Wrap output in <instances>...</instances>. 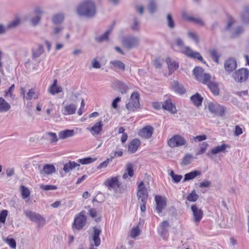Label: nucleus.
Here are the masks:
<instances>
[{
  "instance_id": "nucleus-47",
  "label": "nucleus",
  "mask_w": 249,
  "mask_h": 249,
  "mask_svg": "<svg viewBox=\"0 0 249 249\" xmlns=\"http://www.w3.org/2000/svg\"><path fill=\"white\" fill-rule=\"evenodd\" d=\"M111 30L112 29L107 30L104 34L98 37H96V40L99 42H101L105 40H107L108 36L109 34L111 33Z\"/></svg>"
},
{
  "instance_id": "nucleus-27",
  "label": "nucleus",
  "mask_w": 249,
  "mask_h": 249,
  "mask_svg": "<svg viewBox=\"0 0 249 249\" xmlns=\"http://www.w3.org/2000/svg\"><path fill=\"white\" fill-rule=\"evenodd\" d=\"M75 132L74 130L66 129L61 131L58 133V137L59 139L64 140L73 136Z\"/></svg>"
},
{
  "instance_id": "nucleus-50",
  "label": "nucleus",
  "mask_w": 249,
  "mask_h": 249,
  "mask_svg": "<svg viewBox=\"0 0 249 249\" xmlns=\"http://www.w3.org/2000/svg\"><path fill=\"white\" fill-rule=\"evenodd\" d=\"M193 158V156L191 154H186L183 159L182 164L184 165L190 164L192 162Z\"/></svg>"
},
{
  "instance_id": "nucleus-4",
  "label": "nucleus",
  "mask_w": 249,
  "mask_h": 249,
  "mask_svg": "<svg viewBox=\"0 0 249 249\" xmlns=\"http://www.w3.org/2000/svg\"><path fill=\"white\" fill-rule=\"evenodd\" d=\"M226 30L229 31L232 37L238 36L244 32L241 26H237L236 20L232 17H229L226 25Z\"/></svg>"
},
{
  "instance_id": "nucleus-15",
  "label": "nucleus",
  "mask_w": 249,
  "mask_h": 249,
  "mask_svg": "<svg viewBox=\"0 0 249 249\" xmlns=\"http://www.w3.org/2000/svg\"><path fill=\"white\" fill-rule=\"evenodd\" d=\"M34 13L35 15L31 18L30 20L33 25L36 26L39 23L44 12L41 8L36 7L35 9Z\"/></svg>"
},
{
  "instance_id": "nucleus-13",
  "label": "nucleus",
  "mask_w": 249,
  "mask_h": 249,
  "mask_svg": "<svg viewBox=\"0 0 249 249\" xmlns=\"http://www.w3.org/2000/svg\"><path fill=\"white\" fill-rule=\"evenodd\" d=\"M191 208L193 215L194 221L197 225L203 217V211L196 205H192Z\"/></svg>"
},
{
  "instance_id": "nucleus-46",
  "label": "nucleus",
  "mask_w": 249,
  "mask_h": 249,
  "mask_svg": "<svg viewBox=\"0 0 249 249\" xmlns=\"http://www.w3.org/2000/svg\"><path fill=\"white\" fill-rule=\"evenodd\" d=\"M15 85H12L8 89L5 91L4 96L5 97H10L12 99H14L15 95L13 92L15 89Z\"/></svg>"
},
{
  "instance_id": "nucleus-40",
  "label": "nucleus",
  "mask_w": 249,
  "mask_h": 249,
  "mask_svg": "<svg viewBox=\"0 0 249 249\" xmlns=\"http://www.w3.org/2000/svg\"><path fill=\"white\" fill-rule=\"evenodd\" d=\"M241 19L242 22L245 24L249 22V8L244 10L241 15Z\"/></svg>"
},
{
  "instance_id": "nucleus-60",
  "label": "nucleus",
  "mask_w": 249,
  "mask_h": 249,
  "mask_svg": "<svg viewBox=\"0 0 249 249\" xmlns=\"http://www.w3.org/2000/svg\"><path fill=\"white\" fill-rule=\"evenodd\" d=\"M139 21L136 18H134L133 20V23L131 25V28L133 30L137 31L139 29Z\"/></svg>"
},
{
  "instance_id": "nucleus-53",
  "label": "nucleus",
  "mask_w": 249,
  "mask_h": 249,
  "mask_svg": "<svg viewBox=\"0 0 249 249\" xmlns=\"http://www.w3.org/2000/svg\"><path fill=\"white\" fill-rule=\"evenodd\" d=\"M140 230L138 226L132 229L130 232V236L132 238H136L140 234Z\"/></svg>"
},
{
  "instance_id": "nucleus-23",
  "label": "nucleus",
  "mask_w": 249,
  "mask_h": 249,
  "mask_svg": "<svg viewBox=\"0 0 249 249\" xmlns=\"http://www.w3.org/2000/svg\"><path fill=\"white\" fill-rule=\"evenodd\" d=\"M44 49L43 45L38 44L36 47H34L32 50V56L33 59H36L41 56L44 53Z\"/></svg>"
},
{
  "instance_id": "nucleus-48",
  "label": "nucleus",
  "mask_w": 249,
  "mask_h": 249,
  "mask_svg": "<svg viewBox=\"0 0 249 249\" xmlns=\"http://www.w3.org/2000/svg\"><path fill=\"white\" fill-rule=\"evenodd\" d=\"M209 145L207 142H203L200 145L199 149L198 150L196 155H200L204 153L207 150Z\"/></svg>"
},
{
  "instance_id": "nucleus-24",
  "label": "nucleus",
  "mask_w": 249,
  "mask_h": 249,
  "mask_svg": "<svg viewBox=\"0 0 249 249\" xmlns=\"http://www.w3.org/2000/svg\"><path fill=\"white\" fill-rule=\"evenodd\" d=\"M101 230L95 227H93V232L92 234V239L95 246L98 247L101 243L99 235L101 233Z\"/></svg>"
},
{
  "instance_id": "nucleus-2",
  "label": "nucleus",
  "mask_w": 249,
  "mask_h": 249,
  "mask_svg": "<svg viewBox=\"0 0 249 249\" xmlns=\"http://www.w3.org/2000/svg\"><path fill=\"white\" fill-rule=\"evenodd\" d=\"M78 14L90 18L94 16L96 13L94 3L91 1H87L83 2L77 8Z\"/></svg>"
},
{
  "instance_id": "nucleus-16",
  "label": "nucleus",
  "mask_w": 249,
  "mask_h": 249,
  "mask_svg": "<svg viewBox=\"0 0 249 249\" xmlns=\"http://www.w3.org/2000/svg\"><path fill=\"white\" fill-rule=\"evenodd\" d=\"M155 200L156 203V210L158 213H160L166 205V199L160 196H155Z\"/></svg>"
},
{
  "instance_id": "nucleus-1",
  "label": "nucleus",
  "mask_w": 249,
  "mask_h": 249,
  "mask_svg": "<svg viewBox=\"0 0 249 249\" xmlns=\"http://www.w3.org/2000/svg\"><path fill=\"white\" fill-rule=\"evenodd\" d=\"M175 43L178 48L179 51L182 53L186 54L189 57L194 58H196L200 61H203V57L199 53L194 52L190 47L185 46L184 42L180 38H177L175 39Z\"/></svg>"
},
{
  "instance_id": "nucleus-12",
  "label": "nucleus",
  "mask_w": 249,
  "mask_h": 249,
  "mask_svg": "<svg viewBox=\"0 0 249 249\" xmlns=\"http://www.w3.org/2000/svg\"><path fill=\"white\" fill-rule=\"evenodd\" d=\"M249 74V72L248 69L242 68L235 71L233 73L232 77L236 81L243 82L247 79Z\"/></svg>"
},
{
  "instance_id": "nucleus-35",
  "label": "nucleus",
  "mask_w": 249,
  "mask_h": 249,
  "mask_svg": "<svg viewBox=\"0 0 249 249\" xmlns=\"http://www.w3.org/2000/svg\"><path fill=\"white\" fill-rule=\"evenodd\" d=\"M172 88L176 92L180 94H182L185 92V89L183 86L179 84L177 81H174Z\"/></svg>"
},
{
  "instance_id": "nucleus-44",
  "label": "nucleus",
  "mask_w": 249,
  "mask_h": 249,
  "mask_svg": "<svg viewBox=\"0 0 249 249\" xmlns=\"http://www.w3.org/2000/svg\"><path fill=\"white\" fill-rule=\"evenodd\" d=\"M47 139L49 140L51 142H57L58 138L56 133L53 132H47L45 134Z\"/></svg>"
},
{
  "instance_id": "nucleus-59",
  "label": "nucleus",
  "mask_w": 249,
  "mask_h": 249,
  "mask_svg": "<svg viewBox=\"0 0 249 249\" xmlns=\"http://www.w3.org/2000/svg\"><path fill=\"white\" fill-rule=\"evenodd\" d=\"M188 36L189 37L194 40L196 43L199 42V39L197 36L194 32L189 31L188 32Z\"/></svg>"
},
{
  "instance_id": "nucleus-43",
  "label": "nucleus",
  "mask_w": 249,
  "mask_h": 249,
  "mask_svg": "<svg viewBox=\"0 0 249 249\" xmlns=\"http://www.w3.org/2000/svg\"><path fill=\"white\" fill-rule=\"evenodd\" d=\"M210 54L213 61L216 63H219V58L220 54L215 49H212L209 51Z\"/></svg>"
},
{
  "instance_id": "nucleus-51",
  "label": "nucleus",
  "mask_w": 249,
  "mask_h": 249,
  "mask_svg": "<svg viewBox=\"0 0 249 249\" xmlns=\"http://www.w3.org/2000/svg\"><path fill=\"white\" fill-rule=\"evenodd\" d=\"M21 196L23 199H25L28 197L30 194L29 190L24 186H21Z\"/></svg>"
},
{
  "instance_id": "nucleus-30",
  "label": "nucleus",
  "mask_w": 249,
  "mask_h": 249,
  "mask_svg": "<svg viewBox=\"0 0 249 249\" xmlns=\"http://www.w3.org/2000/svg\"><path fill=\"white\" fill-rule=\"evenodd\" d=\"M57 81L56 79L53 81V84L50 87L49 91V92L52 95L59 93L62 91V88L60 86L57 85Z\"/></svg>"
},
{
  "instance_id": "nucleus-11",
  "label": "nucleus",
  "mask_w": 249,
  "mask_h": 249,
  "mask_svg": "<svg viewBox=\"0 0 249 249\" xmlns=\"http://www.w3.org/2000/svg\"><path fill=\"white\" fill-rule=\"evenodd\" d=\"M187 144V141L179 135H175L168 141V144L170 147H178L184 146Z\"/></svg>"
},
{
  "instance_id": "nucleus-10",
  "label": "nucleus",
  "mask_w": 249,
  "mask_h": 249,
  "mask_svg": "<svg viewBox=\"0 0 249 249\" xmlns=\"http://www.w3.org/2000/svg\"><path fill=\"white\" fill-rule=\"evenodd\" d=\"M24 214L30 220L36 223L39 226H43L45 223V219L41 215L34 212L29 210L24 211Z\"/></svg>"
},
{
  "instance_id": "nucleus-37",
  "label": "nucleus",
  "mask_w": 249,
  "mask_h": 249,
  "mask_svg": "<svg viewBox=\"0 0 249 249\" xmlns=\"http://www.w3.org/2000/svg\"><path fill=\"white\" fill-rule=\"evenodd\" d=\"M55 172L54 166L51 164H46L44 166L42 171L41 172L42 174H51Z\"/></svg>"
},
{
  "instance_id": "nucleus-49",
  "label": "nucleus",
  "mask_w": 249,
  "mask_h": 249,
  "mask_svg": "<svg viewBox=\"0 0 249 249\" xmlns=\"http://www.w3.org/2000/svg\"><path fill=\"white\" fill-rule=\"evenodd\" d=\"M148 9L149 12L152 14L154 13L157 11V6L156 2L154 0H151L150 1L148 5Z\"/></svg>"
},
{
  "instance_id": "nucleus-58",
  "label": "nucleus",
  "mask_w": 249,
  "mask_h": 249,
  "mask_svg": "<svg viewBox=\"0 0 249 249\" xmlns=\"http://www.w3.org/2000/svg\"><path fill=\"white\" fill-rule=\"evenodd\" d=\"M8 214V211L6 210H2L0 213V222L5 223L6 218Z\"/></svg>"
},
{
  "instance_id": "nucleus-52",
  "label": "nucleus",
  "mask_w": 249,
  "mask_h": 249,
  "mask_svg": "<svg viewBox=\"0 0 249 249\" xmlns=\"http://www.w3.org/2000/svg\"><path fill=\"white\" fill-rule=\"evenodd\" d=\"M198 198V196L196 194L195 191L194 190L187 197L188 201L191 202L196 201Z\"/></svg>"
},
{
  "instance_id": "nucleus-18",
  "label": "nucleus",
  "mask_w": 249,
  "mask_h": 249,
  "mask_svg": "<svg viewBox=\"0 0 249 249\" xmlns=\"http://www.w3.org/2000/svg\"><path fill=\"white\" fill-rule=\"evenodd\" d=\"M154 132V128L150 125H147L140 129L139 135L145 139H149L151 137Z\"/></svg>"
},
{
  "instance_id": "nucleus-6",
  "label": "nucleus",
  "mask_w": 249,
  "mask_h": 249,
  "mask_svg": "<svg viewBox=\"0 0 249 249\" xmlns=\"http://www.w3.org/2000/svg\"><path fill=\"white\" fill-rule=\"evenodd\" d=\"M193 72L196 78L202 83H207L210 80L211 75L208 73H205L204 70L201 67H195Z\"/></svg>"
},
{
  "instance_id": "nucleus-34",
  "label": "nucleus",
  "mask_w": 249,
  "mask_h": 249,
  "mask_svg": "<svg viewBox=\"0 0 249 249\" xmlns=\"http://www.w3.org/2000/svg\"><path fill=\"white\" fill-rule=\"evenodd\" d=\"M183 17L184 18L187 19L189 21H192L194 22L195 23L199 25V26H204L205 23L203 20L198 18H194L191 16H189L183 14Z\"/></svg>"
},
{
  "instance_id": "nucleus-25",
  "label": "nucleus",
  "mask_w": 249,
  "mask_h": 249,
  "mask_svg": "<svg viewBox=\"0 0 249 249\" xmlns=\"http://www.w3.org/2000/svg\"><path fill=\"white\" fill-rule=\"evenodd\" d=\"M141 145V142L138 139H133L128 144V150L130 153H134Z\"/></svg>"
},
{
  "instance_id": "nucleus-55",
  "label": "nucleus",
  "mask_w": 249,
  "mask_h": 249,
  "mask_svg": "<svg viewBox=\"0 0 249 249\" xmlns=\"http://www.w3.org/2000/svg\"><path fill=\"white\" fill-rule=\"evenodd\" d=\"M167 25L169 28L171 29H173L175 28V25L174 21L172 18V17L171 14H168L167 15Z\"/></svg>"
},
{
  "instance_id": "nucleus-38",
  "label": "nucleus",
  "mask_w": 249,
  "mask_h": 249,
  "mask_svg": "<svg viewBox=\"0 0 249 249\" xmlns=\"http://www.w3.org/2000/svg\"><path fill=\"white\" fill-rule=\"evenodd\" d=\"M38 98V94L36 93L34 89H31L25 96V100H31L32 99L36 100Z\"/></svg>"
},
{
  "instance_id": "nucleus-14",
  "label": "nucleus",
  "mask_w": 249,
  "mask_h": 249,
  "mask_svg": "<svg viewBox=\"0 0 249 249\" xmlns=\"http://www.w3.org/2000/svg\"><path fill=\"white\" fill-rule=\"evenodd\" d=\"M208 108L211 112L216 115L222 116L224 115L225 111V108L218 104L210 103L209 105Z\"/></svg>"
},
{
  "instance_id": "nucleus-8",
  "label": "nucleus",
  "mask_w": 249,
  "mask_h": 249,
  "mask_svg": "<svg viewBox=\"0 0 249 249\" xmlns=\"http://www.w3.org/2000/svg\"><path fill=\"white\" fill-rule=\"evenodd\" d=\"M85 211H81L79 214L76 215L72 228L78 230H81L86 224L87 217L85 215Z\"/></svg>"
},
{
  "instance_id": "nucleus-17",
  "label": "nucleus",
  "mask_w": 249,
  "mask_h": 249,
  "mask_svg": "<svg viewBox=\"0 0 249 249\" xmlns=\"http://www.w3.org/2000/svg\"><path fill=\"white\" fill-rule=\"evenodd\" d=\"M77 108L75 104H69L63 107L61 111L64 115H71L75 113Z\"/></svg>"
},
{
  "instance_id": "nucleus-19",
  "label": "nucleus",
  "mask_w": 249,
  "mask_h": 249,
  "mask_svg": "<svg viewBox=\"0 0 249 249\" xmlns=\"http://www.w3.org/2000/svg\"><path fill=\"white\" fill-rule=\"evenodd\" d=\"M224 68L227 71L232 72L237 68L236 60L233 58H229L224 63Z\"/></svg>"
},
{
  "instance_id": "nucleus-3",
  "label": "nucleus",
  "mask_w": 249,
  "mask_h": 249,
  "mask_svg": "<svg viewBox=\"0 0 249 249\" xmlns=\"http://www.w3.org/2000/svg\"><path fill=\"white\" fill-rule=\"evenodd\" d=\"M148 193L147 190L142 181L139 184L138 186V191L137 196L138 202L140 204V208L142 212H144L146 211V204L147 201Z\"/></svg>"
},
{
  "instance_id": "nucleus-29",
  "label": "nucleus",
  "mask_w": 249,
  "mask_h": 249,
  "mask_svg": "<svg viewBox=\"0 0 249 249\" xmlns=\"http://www.w3.org/2000/svg\"><path fill=\"white\" fill-rule=\"evenodd\" d=\"M166 62L168 65L169 73L171 74L178 67V63L170 58H167L166 59Z\"/></svg>"
},
{
  "instance_id": "nucleus-54",
  "label": "nucleus",
  "mask_w": 249,
  "mask_h": 249,
  "mask_svg": "<svg viewBox=\"0 0 249 249\" xmlns=\"http://www.w3.org/2000/svg\"><path fill=\"white\" fill-rule=\"evenodd\" d=\"M5 242L11 248L13 249H16V242L13 238H8L4 240Z\"/></svg>"
},
{
  "instance_id": "nucleus-56",
  "label": "nucleus",
  "mask_w": 249,
  "mask_h": 249,
  "mask_svg": "<svg viewBox=\"0 0 249 249\" xmlns=\"http://www.w3.org/2000/svg\"><path fill=\"white\" fill-rule=\"evenodd\" d=\"M40 188L45 191L55 190H56L57 187L56 186L53 185H40Z\"/></svg>"
},
{
  "instance_id": "nucleus-32",
  "label": "nucleus",
  "mask_w": 249,
  "mask_h": 249,
  "mask_svg": "<svg viewBox=\"0 0 249 249\" xmlns=\"http://www.w3.org/2000/svg\"><path fill=\"white\" fill-rule=\"evenodd\" d=\"M79 166L80 164L79 163L74 161H70L64 165L63 170L66 173H68L75 168L78 167L79 168Z\"/></svg>"
},
{
  "instance_id": "nucleus-42",
  "label": "nucleus",
  "mask_w": 249,
  "mask_h": 249,
  "mask_svg": "<svg viewBox=\"0 0 249 249\" xmlns=\"http://www.w3.org/2000/svg\"><path fill=\"white\" fill-rule=\"evenodd\" d=\"M97 159L92 157H87L83 159H79L78 160V163L82 164H88L94 162Z\"/></svg>"
},
{
  "instance_id": "nucleus-41",
  "label": "nucleus",
  "mask_w": 249,
  "mask_h": 249,
  "mask_svg": "<svg viewBox=\"0 0 249 249\" xmlns=\"http://www.w3.org/2000/svg\"><path fill=\"white\" fill-rule=\"evenodd\" d=\"M208 87L214 95H218L219 92V89L217 84L215 82H211L209 83Z\"/></svg>"
},
{
  "instance_id": "nucleus-7",
  "label": "nucleus",
  "mask_w": 249,
  "mask_h": 249,
  "mask_svg": "<svg viewBox=\"0 0 249 249\" xmlns=\"http://www.w3.org/2000/svg\"><path fill=\"white\" fill-rule=\"evenodd\" d=\"M105 185L109 190L117 192L121 187L122 183L119 181V177H113L107 178L104 182Z\"/></svg>"
},
{
  "instance_id": "nucleus-21",
  "label": "nucleus",
  "mask_w": 249,
  "mask_h": 249,
  "mask_svg": "<svg viewBox=\"0 0 249 249\" xmlns=\"http://www.w3.org/2000/svg\"><path fill=\"white\" fill-rule=\"evenodd\" d=\"M103 124L102 121L96 122L94 125L89 129L91 134L94 136H96L100 134L103 130Z\"/></svg>"
},
{
  "instance_id": "nucleus-61",
  "label": "nucleus",
  "mask_w": 249,
  "mask_h": 249,
  "mask_svg": "<svg viewBox=\"0 0 249 249\" xmlns=\"http://www.w3.org/2000/svg\"><path fill=\"white\" fill-rule=\"evenodd\" d=\"M243 133L242 128L238 125L235 126V129L234 131V135L235 136H238Z\"/></svg>"
},
{
  "instance_id": "nucleus-31",
  "label": "nucleus",
  "mask_w": 249,
  "mask_h": 249,
  "mask_svg": "<svg viewBox=\"0 0 249 249\" xmlns=\"http://www.w3.org/2000/svg\"><path fill=\"white\" fill-rule=\"evenodd\" d=\"M133 175V165L132 163H128L126 165L125 172L124 174L123 178L124 179H126L128 176L131 178Z\"/></svg>"
},
{
  "instance_id": "nucleus-33",
  "label": "nucleus",
  "mask_w": 249,
  "mask_h": 249,
  "mask_svg": "<svg viewBox=\"0 0 249 249\" xmlns=\"http://www.w3.org/2000/svg\"><path fill=\"white\" fill-rule=\"evenodd\" d=\"M10 108V105L4 98L0 97V112H7Z\"/></svg>"
},
{
  "instance_id": "nucleus-45",
  "label": "nucleus",
  "mask_w": 249,
  "mask_h": 249,
  "mask_svg": "<svg viewBox=\"0 0 249 249\" xmlns=\"http://www.w3.org/2000/svg\"><path fill=\"white\" fill-rule=\"evenodd\" d=\"M64 17L63 14H57L53 17L52 21L55 24H59L63 21Z\"/></svg>"
},
{
  "instance_id": "nucleus-22",
  "label": "nucleus",
  "mask_w": 249,
  "mask_h": 249,
  "mask_svg": "<svg viewBox=\"0 0 249 249\" xmlns=\"http://www.w3.org/2000/svg\"><path fill=\"white\" fill-rule=\"evenodd\" d=\"M162 108L167 110L172 114L177 113V109L176 107L173 105L171 99L166 100L163 102L162 105Z\"/></svg>"
},
{
  "instance_id": "nucleus-9",
  "label": "nucleus",
  "mask_w": 249,
  "mask_h": 249,
  "mask_svg": "<svg viewBox=\"0 0 249 249\" xmlns=\"http://www.w3.org/2000/svg\"><path fill=\"white\" fill-rule=\"evenodd\" d=\"M140 39L139 37L128 36L124 37L122 40V44L125 48L130 49L137 47L140 43Z\"/></svg>"
},
{
  "instance_id": "nucleus-20",
  "label": "nucleus",
  "mask_w": 249,
  "mask_h": 249,
  "mask_svg": "<svg viewBox=\"0 0 249 249\" xmlns=\"http://www.w3.org/2000/svg\"><path fill=\"white\" fill-rule=\"evenodd\" d=\"M228 147V145L226 144H223L221 145H218L212 149L211 151L207 153V155L208 157H212L213 155H216L220 152L225 153L226 148Z\"/></svg>"
},
{
  "instance_id": "nucleus-5",
  "label": "nucleus",
  "mask_w": 249,
  "mask_h": 249,
  "mask_svg": "<svg viewBox=\"0 0 249 249\" xmlns=\"http://www.w3.org/2000/svg\"><path fill=\"white\" fill-rule=\"evenodd\" d=\"M140 95L137 92H133L126 104V108L129 111H134L140 108Z\"/></svg>"
},
{
  "instance_id": "nucleus-26",
  "label": "nucleus",
  "mask_w": 249,
  "mask_h": 249,
  "mask_svg": "<svg viewBox=\"0 0 249 249\" xmlns=\"http://www.w3.org/2000/svg\"><path fill=\"white\" fill-rule=\"evenodd\" d=\"M110 67L112 69H118L122 71L125 70V64L120 60H114L110 61Z\"/></svg>"
},
{
  "instance_id": "nucleus-63",
  "label": "nucleus",
  "mask_w": 249,
  "mask_h": 249,
  "mask_svg": "<svg viewBox=\"0 0 249 249\" xmlns=\"http://www.w3.org/2000/svg\"><path fill=\"white\" fill-rule=\"evenodd\" d=\"M211 182L208 180H205L200 183L199 187L200 188L209 187L211 185Z\"/></svg>"
},
{
  "instance_id": "nucleus-57",
  "label": "nucleus",
  "mask_w": 249,
  "mask_h": 249,
  "mask_svg": "<svg viewBox=\"0 0 249 249\" xmlns=\"http://www.w3.org/2000/svg\"><path fill=\"white\" fill-rule=\"evenodd\" d=\"M19 23H20V20L18 19H16L12 21L11 22H10L7 25V27H6V30L17 27L18 25H19Z\"/></svg>"
},
{
  "instance_id": "nucleus-64",
  "label": "nucleus",
  "mask_w": 249,
  "mask_h": 249,
  "mask_svg": "<svg viewBox=\"0 0 249 249\" xmlns=\"http://www.w3.org/2000/svg\"><path fill=\"white\" fill-rule=\"evenodd\" d=\"M92 67L95 69H100L101 65L96 59H93L92 61Z\"/></svg>"
},
{
  "instance_id": "nucleus-39",
  "label": "nucleus",
  "mask_w": 249,
  "mask_h": 249,
  "mask_svg": "<svg viewBox=\"0 0 249 249\" xmlns=\"http://www.w3.org/2000/svg\"><path fill=\"white\" fill-rule=\"evenodd\" d=\"M203 99V97H202L198 93H196L195 95L191 97V101L196 106L201 105Z\"/></svg>"
},
{
  "instance_id": "nucleus-36",
  "label": "nucleus",
  "mask_w": 249,
  "mask_h": 249,
  "mask_svg": "<svg viewBox=\"0 0 249 249\" xmlns=\"http://www.w3.org/2000/svg\"><path fill=\"white\" fill-rule=\"evenodd\" d=\"M200 175L201 173L197 170H195L190 173H187L184 176L183 182H185L189 180L193 179L195 178L196 177L200 176Z\"/></svg>"
},
{
  "instance_id": "nucleus-28",
  "label": "nucleus",
  "mask_w": 249,
  "mask_h": 249,
  "mask_svg": "<svg viewBox=\"0 0 249 249\" xmlns=\"http://www.w3.org/2000/svg\"><path fill=\"white\" fill-rule=\"evenodd\" d=\"M114 84L117 86L119 90L122 93H126L129 89L128 86L120 80H115Z\"/></svg>"
},
{
  "instance_id": "nucleus-62",
  "label": "nucleus",
  "mask_w": 249,
  "mask_h": 249,
  "mask_svg": "<svg viewBox=\"0 0 249 249\" xmlns=\"http://www.w3.org/2000/svg\"><path fill=\"white\" fill-rule=\"evenodd\" d=\"M62 29V28L60 27H54L53 29L52 35L54 36H57L61 32Z\"/></svg>"
}]
</instances>
